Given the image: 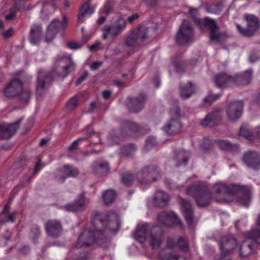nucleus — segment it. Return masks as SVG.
Returning a JSON list of instances; mask_svg holds the SVG:
<instances>
[{
	"label": "nucleus",
	"mask_w": 260,
	"mask_h": 260,
	"mask_svg": "<svg viewBox=\"0 0 260 260\" xmlns=\"http://www.w3.org/2000/svg\"><path fill=\"white\" fill-rule=\"evenodd\" d=\"M92 224L93 226H97L96 231H100V234L95 236V241L103 248H108L110 246V241L104 233H117L120 226L119 215L113 211H110L106 215L96 212L93 215Z\"/></svg>",
	"instance_id": "1"
},
{
	"label": "nucleus",
	"mask_w": 260,
	"mask_h": 260,
	"mask_svg": "<svg viewBox=\"0 0 260 260\" xmlns=\"http://www.w3.org/2000/svg\"><path fill=\"white\" fill-rule=\"evenodd\" d=\"M212 191L217 202H230L236 199L240 205L247 207L251 201V193L249 188L246 186L231 188L219 182L213 185Z\"/></svg>",
	"instance_id": "2"
},
{
	"label": "nucleus",
	"mask_w": 260,
	"mask_h": 260,
	"mask_svg": "<svg viewBox=\"0 0 260 260\" xmlns=\"http://www.w3.org/2000/svg\"><path fill=\"white\" fill-rule=\"evenodd\" d=\"M186 192L194 198L199 207L204 208L209 206L211 203L213 198L212 192L205 184H193L188 187Z\"/></svg>",
	"instance_id": "3"
},
{
	"label": "nucleus",
	"mask_w": 260,
	"mask_h": 260,
	"mask_svg": "<svg viewBox=\"0 0 260 260\" xmlns=\"http://www.w3.org/2000/svg\"><path fill=\"white\" fill-rule=\"evenodd\" d=\"M55 70L51 71H46L42 69L39 70L36 82V97L39 99L44 95L48 87L53 80Z\"/></svg>",
	"instance_id": "4"
},
{
	"label": "nucleus",
	"mask_w": 260,
	"mask_h": 260,
	"mask_svg": "<svg viewBox=\"0 0 260 260\" xmlns=\"http://www.w3.org/2000/svg\"><path fill=\"white\" fill-rule=\"evenodd\" d=\"M160 175L157 166L149 165L144 166L137 173L136 178L141 184H148L156 181Z\"/></svg>",
	"instance_id": "5"
},
{
	"label": "nucleus",
	"mask_w": 260,
	"mask_h": 260,
	"mask_svg": "<svg viewBox=\"0 0 260 260\" xmlns=\"http://www.w3.org/2000/svg\"><path fill=\"white\" fill-rule=\"evenodd\" d=\"M244 19L246 22V26L244 28L238 23H236V27L239 33L244 37H251L254 36L260 27V21L258 18L253 14H245Z\"/></svg>",
	"instance_id": "6"
},
{
	"label": "nucleus",
	"mask_w": 260,
	"mask_h": 260,
	"mask_svg": "<svg viewBox=\"0 0 260 260\" xmlns=\"http://www.w3.org/2000/svg\"><path fill=\"white\" fill-rule=\"evenodd\" d=\"M175 39L176 43L180 46L185 45L193 41V26L189 21L183 20Z\"/></svg>",
	"instance_id": "7"
},
{
	"label": "nucleus",
	"mask_w": 260,
	"mask_h": 260,
	"mask_svg": "<svg viewBox=\"0 0 260 260\" xmlns=\"http://www.w3.org/2000/svg\"><path fill=\"white\" fill-rule=\"evenodd\" d=\"M147 100V96L142 93L135 97H128L126 99V106L131 113H138L144 108Z\"/></svg>",
	"instance_id": "8"
},
{
	"label": "nucleus",
	"mask_w": 260,
	"mask_h": 260,
	"mask_svg": "<svg viewBox=\"0 0 260 260\" xmlns=\"http://www.w3.org/2000/svg\"><path fill=\"white\" fill-rule=\"evenodd\" d=\"M94 226V231L85 230L80 235L75 246L76 248L88 247L94 243L95 241V236L100 234V231H96L97 226Z\"/></svg>",
	"instance_id": "9"
},
{
	"label": "nucleus",
	"mask_w": 260,
	"mask_h": 260,
	"mask_svg": "<svg viewBox=\"0 0 260 260\" xmlns=\"http://www.w3.org/2000/svg\"><path fill=\"white\" fill-rule=\"evenodd\" d=\"M23 82L15 78L11 80L3 89V94L7 98L16 97L23 88Z\"/></svg>",
	"instance_id": "10"
},
{
	"label": "nucleus",
	"mask_w": 260,
	"mask_h": 260,
	"mask_svg": "<svg viewBox=\"0 0 260 260\" xmlns=\"http://www.w3.org/2000/svg\"><path fill=\"white\" fill-rule=\"evenodd\" d=\"M88 203L89 199L85 197L84 193H81L73 202L64 205L63 209L69 212H81L85 210Z\"/></svg>",
	"instance_id": "11"
},
{
	"label": "nucleus",
	"mask_w": 260,
	"mask_h": 260,
	"mask_svg": "<svg viewBox=\"0 0 260 260\" xmlns=\"http://www.w3.org/2000/svg\"><path fill=\"white\" fill-rule=\"evenodd\" d=\"M45 229L48 236L57 239L63 232V228L60 221L56 219L48 220L45 223Z\"/></svg>",
	"instance_id": "12"
},
{
	"label": "nucleus",
	"mask_w": 260,
	"mask_h": 260,
	"mask_svg": "<svg viewBox=\"0 0 260 260\" xmlns=\"http://www.w3.org/2000/svg\"><path fill=\"white\" fill-rule=\"evenodd\" d=\"M79 174L77 169L74 168L69 165H64L61 168L56 170L54 172L55 179L60 183H63L68 177H75Z\"/></svg>",
	"instance_id": "13"
},
{
	"label": "nucleus",
	"mask_w": 260,
	"mask_h": 260,
	"mask_svg": "<svg viewBox=\"0 0 260 260\" xmlns=\"http://www.w3.org/2000/svg\"><path fill=\"white\" fill-rule=\"evenodd\" d=\"M164 232L158 226H152L149 233V244L152 249L159 248L162 243Z\"/></svg>",
	"instance_id": "14"
},
{
	"label": "nucleus",
	"mask_w": 260,
	"mask_h": 260,
	"mask_svg": "<svg viewBox=\"0 0 260 260\" xmlns=\"http://www.w3.org/2000/svg\"><path fill=\"white\" fill-rule=\"evenodd\" d=\"M243 103L242 101L231 102L226 109V115L229 120L235 121L239 119L242 115Z\"/></svg>",
	"instance_id": "15"
},
{
	"label": "nucleus",
	"mask_w": 260,
	"mask_h": 260,
	"mask_svg": "<svg viewBox=\"0 0 260 260\" xmlns=\"http://www.w3.org/2000/svg\"><path fill=\"white\" fill-rule=\"evenodd\" d=\"M243 161L246 166L254 170L260 167V155L256 151L249 150L243 154Z\"/></svg>",
	"instance_id": "16"
},
{
	"label": "nucleus",
	"mask_w": 260,
	"mask_h": 260,
	"mask_svg": "<svg viewBox=\"0 0 260 260\" xmlns=\"http://www.w3.org/2000/svg\"><path fill=\"white\" fill-rule=\"evenodd\" d=\"M20 123V120L8 125L0 124V139L10 138L19 128Z\"/></svg>",
	"instance_id": "17"
},
{
	"label": "nucleus",
	"mask_w": 260,
	"mask_h": 260,
	"mask_svg": "<svg viewBox=\"0 0 260 260\" xmlns=\"http://www.w3.org/2000/svg\"><path fill=\"white\" fill-rule=\"evenodd\" d=\"M220 110L217 109L208 113L201 121V124L205 127H213L221 121Z\"/></svg>",
	"instance_id": "18"
},
{
	"label": "nucleus",
	"mask_w": 260,
	"mask_h": 260,
	"mask_svg": "<svg viewBox=\"0 0 260 260\" xmlns=\"http://www.w3.org/2000/svg\"><path fill=\"white\" fill-rule=\"evenodd\" d=\"M237 245L236 239L229 236H223L220 241V249L221 255L225 256L226 254L233 250Z\"/></svg>",
	"instance_id": "19"
},
{
	"label": "nucleus",
	"mask_w": 260,
	"mask_h": 260,
	"mask_svg": "<svg viewBox=\"0 0 260 260\" xmlns=\"http://www.w3.org/2000/svg\"><path fill=\"white\" fill-rule=\"evenodd\" d=\"M234 77L225 72L219 73L215 76L214 82L216 86L221 89L230 86L233 84Z\"/></svg>",
	"instance_id": "20"
},
{
	"label": "nucleus",
	"mask_w": 260,
	"mask_h": 260,
	"mask_svg": "<svg viewBox=\"0 0 260 260\" xmlns=\"http://www.w3.org/2000/svg\"><path fill=\"white\" fill-rule=\"evenodd\" d=\"M162 128L167 135L173 136L178 134L180 132L181 125L177 119L172 118Z\"/></svg>",
	"instance_id": "21"
},
{
	"label": "nucleus",
	"mask_w": 260,
	"mask_h": 260,
	"mask_svg": "<svg viewBox=\"0 0 260 260\" xmlns=\"http://www.w3.org/2000/svg\"><path fill=\"white\" fill-rule=\"evenodd\" d=\"M157 219L162 224L169 227L178 224L179 222V219L176 215L165 212H162L159 214Z\"/></svg>",
	"instance_id": "22"
},
{
	"label": "nucleus",
	"mask_w": 260,
	"mask_h": 260,
	"mask_svg": "<svg viewBox=\"0 0 260 260\" xmlns=\"http://www.w3.org/2000/svg\"><path fill=\"white\" fill-rule=\"evenodd\" d=\"M180 204L182 212L186 222L191 224L193 219V212L189 201L184 199H180Z\"/></svg>",
	"instance_id": "23"
},
{
	"label": "nucleus",
	"mask_w": 260,
	"mask_h": 260,
	"mask_svg": "<svg viewBox=\"0 0 260 260\" xmlns=\"http://www.w3.org/2000/svg\"><path fill=\"white\" fill-rule=\"evenodd\" d=\"M252 70L249 69L242 74L233 76L234 77L233 84L241 86L248 85L252 80Z\"/></svg>",
	"instance_id": "24"
},
{
	"label": "nucleus",
	"mask_w": 260,
	"mask_h": 260,
	"mask_svg": "<svg viewBox=\"0 0 260 260\" xmlns=\"http://www.w3.org/2000/svg\"><path fill=\"white\" fill-rule=\"evenodd\" d=\"M203 22L205 25L209 27L210 30V40L212 41H215L217 42H219V28L215 21L209 18H205L203 20Z\"/></svg>",
	"instance_id": "25"
},
{
	"label": "nucleus",
	"mask_w": 260,
	"mask_h": 260,
	"mask_svg": "<svg viewBox=\"0 0 260 260\" xmlns=\"http://www.w3.org/2000/svg\"><path fill=\"white\" fill-rule=\"evenodd\" d=\"M169 201V197L168 194L161 190L155 192L153 198L154 205L158 207L163 208L166 206Z\"/></svg>",
	"instance_id": "26"
},
{
	"label": "nucleus",
	"mask_w": 260,
	"mask_h": 260,
	"mask_svg": "<svg viewBox=\"0 0 260 260\" xmlns=\"http://www.w3.org/2000/svg\"><path fill=\"white\" fill-rule=\"evenodd\" d=\"M191 153L188 151L180 150L176 153L174 159L176 161V166L179 167L185 166L190 157Z\"/></svg>",
	"instance_id": "27"
},
{
	"label": "nucleus",
	"mask_w": 260,
	"mask_h": 260,
	"mask_svg": "<svg viewBox=\"0 0 260 260\" xmlns=\"http://www.w3.org/2000/svg\"><path fill=\"white\" fill-rule=\"evenodd\" d=\"M90 0L84 3L80 9L78 15V20L79 23L83 22L85 17L87 15H91L94 13V9L90 6Z\"/></svg>",
	"instance_id": "28"
},
{
	"label": "nucleus",
	"mask_w": 260,
	"mask_h": 260,
	"mask_svg": "<svg viewBox=\"0 0 260 260\" xmlns=\"http://www.w3.org/2000/svg\"><path fill=\"white\" fill-rule=\"evenodd\" d=\"M42 27L40 25H34L30 29L29 36V41L33 45L37 44L41 40Z\"/></svg>",
	"instance_id": "29"
},
{
	"label": "nucleus",
	"mask_w": 260,
	"mask_h": 260,
	"mask_svg": "<svg viewBox=\"0 0 260 260\" xmlns=\"http://www.w3.org/2000/svg\"><path fill=\"white\" fill-rule=\"evenodd\" d=\"M148 229L149 225L147 223L138 226L133 234L135 239L141 243L144 242L146 240V232Z\"/></svg>",
	"instance_id": "30"
},
{
	"label": "nucleus",
	"mask_w": 260,
	"mask_h": 260,
	"mask_svg": "<svg viewBox=\"0 0 260 260\" xmlns=\"http://www.w3.org/2000/svg\"><path fill=\"white\" fill-rule=\"evenodd\" d=\"M239 251L240 255L241 257H246L254 251V244L249 241L246 240L242 242Z\"/></svg>",
	"instance_id": "31"
},
{
	"label": "nucleus",
	"mask_w": 260,
	"mask_h": 260,
	"mask_svg": "<svg viewBox=\"0 0 260 260\" xmlns=\"http://www.w3.org/2000/svg\"><path fill=\"white\" fill-rule=\"evenodd\" d=\"M56 63L62 67L63 72L60 76L63 77H66L70 73L72 67L73 63L71 58L67 57H62L57 60Z\"/></svg>",
	"instance_id": "32"
},
{
	"label": "nucleus",
	"mask_w": 260,
	"mask_h": 260,
	"mask_svg": "<svg viewBox=\"0 0 260 260\" xmlns=\"http://www.w3.org/2000/svg\"><path fill=\"white\" fill-rule=\"evenodd\" d=\"M180 94L183 99H188L194 92V87L191 82H188L186 85H180Z\"/></svg>",
	"instance_id": "33"
},
{
	"label": "nucleus",
	"mask_w": 260,
	"mask_h": 260,
	"mask_svg": "<svg viewBox=\"0 0 260 260\" xmlns=\"http://www.w3.org/2000/svg\"><path fill=\"white\" fill-rule=\"evenodd\" d=\"M68 24V19L65 16H63L62 22L61 23L58 19H55L51 22L50 25L48 26V28L54 31L55 32H58L60 26L61 29L64 30L67 27Z\"/></svg>",
	"instance_id": "34"
},
{
	"label": "nucleus",
	"mask_w": 260,
	"mask_h": 260,
	"mask_svg": "<svg viewBox=\"0 0 260 260\" xmlns=\"http://www.w3.org/2000/svg\"><path fill=\"white\" fill-rule=\"evenodd\" d=\"M173 64L176 72L183 73L186 70L188 64L192 63L187 61L182 60L179 58H176L173 60Z\"/></svg>",
	"instance_id": "35"
},
{
	"label": "nucleus",
	"mask_w": 260,
	"mask_h": 260,
	"mask_svg": "<svg viewBox=\"0 0 260 260\" xmlns=\"http://www.w3.org/2000/svg\"><path fill=\"white\" fill-rule=\"evenodd\" d=\"M93 171L96 173L106 174L109 171V164L107 161L95 162L92 166Z\"/></svg>",
	"instance_id": "36"
},
{
	"label": "nucleus",
	"mask_w": 260,
	"mask_h": 260,
	"mask_svg": "<svg viewBox=\"0 0 260 260\" xmlns=\"http://www.w3.org/2000/svg\"><path fill=\"white\" fill-rule=\"evenodd\" d=\"M140 28H136L128 35L125 41V44L128 47L134 46L139 37Z\"/></svg>",
	"instance_id": "37"
},
{
	"label": "nucleus",
	"mask_w": 260,
	"mask_h": 260,
	"mask_svg": "<svg viewBox=\"0 0 260 260\" xmlns=\"http://www.w3.org/2000/svg\"><path fill=\"white\" fill-rule=\"evenodd\" d=\"M239 135L245 138L249 141L253 142L255 138V136L249 129V127L246 125H242L239 132Z\"/></svg>",
	"instance_id": "38"
},
{
	"label": "nucleus",
	"mask_w": 260,
	"mask_h": 260,
	"mask_svg": "<svg viewBox=\"0 0 260 260\" xmlns=\"http://www.w3.org/2000/svg\"><path fill=\"white\" fill-rule=\"evenodd\" d=\"M122 127L124 129H128L131 135L139 132L140 129V125L133 121H125L122 123Z\"/></svg>",
	"instance_id": "39"
},
{
	"label": "nucleus",
	"mask_w": 260,
	"mask_h": 260,
	"mask_svg": "<svg viewBox=\"0 0 260 260\" xmlns=\"http://www.w3.org/2000/svg\"><path fill=\"white\" fill-rule=\"evenodd\" d=\"M217 144L218 146L223 150L232 151L238 148L237 145L233 144L226 140H218Z\"/></svg>",
	"instance_id": "40"
},
{
	"label": "nucleus",
	"mask_w": 260,
	"mask_h": 260,
	"mask_svg": "<svg viewBox=\"0 0 260 260\" xmlns=\"http://www.w3.org/2000/svg\"><path fill=\"white\" fill-rule=\"evenodd\" d=\"M246 240H251L254 243L260 245V230H253L245 234Z\"/></svg>",
	"instance_id": "41"
},
{
	"label": "nucleus",
	"mask_w": 260,
	"mask_h": 260,
	"mask_svg": "<svg viewBox=\"0 0 260 260\" xmlns=\"http://www.w3.org/2000/svg\"><path fill=\"white\" fill-rule=\"evenodd\" d=\"M116 193L112 189L107 190L103 194V199L105 205H109L115 199Z\"/></svg>",
	"instance_id": "42"
},
{
	"label": "nucleus",
	"mask_w": 260,
	"mask_h": 260,
	"mask_svg": "<svg viewBox=\"0 0 260 260\" xmlns=\"http://www.w3.org/2000/svg\"><path fill=\"white\" fill-rule=\"evenodd\" d=\"M136 147L132 144L123 146L120 149V155L122 156L129 157L136 151Z\"/></svg>",
	"instance_id": "43"
},
{
	"label": "nucleus",
	"mask_w": 260,
	"mask_h": 260,
	"mask_svg": "<svg viewBox=\"0 0 260 260\" xmlns=\"http://www.w3.org/2000/svg\"><path fill=\"white\" fill-rule=\"evenodd\" d=\"M31 96V92L29 90H23V89L16 96L21 103L25 104H27L29 102Z\"/></svg>",
	"instance_id": "44"
},
{
	"label": "nucleus",
	"mask_w": 260,
	"mask_h": 260,
	"mask_svg": "<svg viewBox=\"0 0 260 260\" xmlns=\"http://www.w3.org/2000/svg\"><path fill=\"white\" fill-rule=\"evenodd\" d=\"M23 10H24V5L22 6H13L10 9V13L6 15V20L8 21L13 20L16 16L17 11H22Z\"/></svg>",
	"instance_id": "45"
},
{
	"label": "nucleus",
	"mask_w": 260,
	"mask_h": 260,
	"mask_svg": "<svg viewBox=\"0 0 260 260\" xmlns=\"http://www.w3.org/2000/svg\"><path fill=\"white\" fill-rule=\"evenodd\" d=\"M134 180V176L132 173L125 172L121 174V182L125 186L131 185Z\"/></svg>",
	"instance_id": "46"
},
{
	"label": "nucleus",
	"mask_w": 260,
	"mask_h": 260,
	"mask_svg": "<svg viewBox=\"0 0 260 260\" xmlns=\"http://www.w3.org/2000/svg\"><path fill=\"white\" fill-rule=\"evenodd\" d=\"M223 7L222 4H212L208 7L207 11L210 13L217 14L221 12Z\"/></svg>",
	"instance_id": "47"
},
{
	"label": "nucleus",
	"mask_w": 260,
	"mask_h": 260,
	"mask_svg": "<svg viewBox=\"0 0 260 260\" xmlns=\"http://www.w3.org/2000/svg\"><path fill=\"white\" fill-rule=\"evenodd\" d=\"M221 94H209L204 99V105L205 106H210L211 104L216 100L218 99Z\"/></svg>",
	"instance_id": "48"
},
{
	"label": "nucleus",
	"mask_w": 260,
	"mask_h": 260,
	"mask_svg": "<svg viewBox=\"0 0 260 260\" xmlns=\"http://www.w3.org/2000/svg\"><path fill=\"white\" fill-rule=\"evenodd\" d=\"M78 103V98L77 96H73L67 103V108L69 111H72L77 107Z\"/></svg>",
	"instance_id": "49"
},
{
	"label": "nucleus",
	"mask_w": 260,
	"mask_h": 260,
	"mask_svg": "<svg viewBox=\"0 0 260 260\" xmlns=\"http://www.w3.org/2000/svg\"><path fill=\"white\" fill-rule=\"evenodd\" d=\"M105 30L109 31L110 35L113 37H116L121 33L115 25L105 26Z\"/></svg>",
	"instance_id": "50"
},
{
	"label": "nucleus",
	"mask_w": 260,
	"mask_h": 260,
	"mask_svg": "<svg viewBox=\"0 0 260 260\" xmlns=\"http://www.w3.org/2000/svg\"><path fill=\"white\" fill-rule=\"evenodd\" d=\"M177 246L182 250L186 252L188 250V245L186 240L183 238H180L177 242Z\"/></svg>",
	"instance_id": "51"
},
{
	"label": "nucleus",
	"mask_w": 260,
	"mask_h": 260,
	"mask_svg": "<svg viewBox=\"0 0 260 260\" xmlns=\"http://www.w3.org/2000/svg\"><path fill=\"white\" fill-rule=\"evenodd\" d=\"M41 235V231L39 226L38 225H34L31 229L30 236L34 240H37L39 238Z\"/></svg>",
	"instance_id": "52"
},
{
	"label": "nucleus",
	"mask_w": 260,
	"mask_h": 260,
	"mask_svg": "<svg viewBox=\"0 0 260 260\" xmlns=\"http://www.w3.org/2000/svg\"><path fill=\"white\" fill-rule=\"evenodd\" d=\"M140 28L139 36L142 41H144L148 37L149 28L148 27H138Z\"/></svg>",
	"instance_id": "53"
},
{
	"label": "nucleus",
	"mask_w": 260,
	"mask_h": 260,
	"mask_svg": "<svg viewBox=\"0 0 260 260\" xmlns=\"http://www.w3.org/2000/svg\"><path fill=\"white\" fill-rule=\"evenodd\" d=\"M115 25L121 32L125 28V20L122 18H119L115 22Z\"/></svg>",
	"instance_id": "54"
},
{
	"label": "nucleus",
	"mask_w": 260,
	"mask_h": 260,
	"mask_svg": "<svg viewBox=\"0 0 260 260\" xmlns=\"http://www.w3.org/2000/svg\"><path fill=\"white\" fill-rule=\"evenodd\" d=\"M259 59L258 52L255 50H252L250 52L249 57V61L251 63H254Z\"/></svg>",
	"instance_id": "55"
},
{
	"label": "nucleus",
	"mask_w": 260,
	"mask_h": 260,
	"mask_svg": "<svg viewBox=\"0 0 260 260\" xmlns=\"http://www.w3.org/2000/svg\"><path fill=\"white\" fill-rule=\"evenodd\" d=\"M57 32L49 29L48 27V29L46 35L45 41L47 42H51L55 37Z\"/></svg>",
	"instance_id": "56"
},
{
	"label": "nucleus",
	"mask_w": 260,
	"mask_h": 260,
	"mask_svg": "<svg viewBox=\"0 0 260 260\" xmlns=\"http://www.w3.org/2000/svg\"><path fill=\"white\" fill-rule=\"evenodd\" d=\"M15 218V213H12L7 216L4 219L0 218V224H2L8 221L14 222Z\"/></svg>",
	"instance_id": "57"
},
{
	"label": "nucleus",
	"mask_w": 260,
	"mask_h": 260,
	"mask_svg": "<svg viewBox=\"0 0 260 260\" xmlns=\"http://www.w3.org/2000/svg\"><path fill=\"white\" fill-rule=\"evenodd\" d=\"M163 258L166 260H184L183 258H181L179 255L172 253H168Z\"/></svg>",
	"instance_id": "58"
},
{
	"label": "nucleus",
	"mask_w": 260,
	"mask_h": 260,
	"mask_svg": "<svg viewBox=\"0 0 260 260\" xmlns=\"http://www.w3.org/2000/svg\"><path fill=\"white\" fill-rule=\"evenodd\" d=\"M86 140V138H80L75 140L69 146V150L72 151L75 150L78 147V142L79 141H82Z\"/></svg>",
	"instance_id": "59"
},
{
	"label": "nucleus",
	"mask_w": 260,
	"mask_h": 260,
	"mask_svg": "<svg viewBox=\"0 0 260 260\" xmlns=\"http://www.w3.org/2000/svg\"><path fill=\"white\" fill-rule=\"evenodd\" d=\"M89 73L87 71H84L82 75L76 81V85H80L83 81H84L88 76Z\"/></svg>",
	"instance_id": "60"
},
{
	"label": "nucleus",
	"mask_w": 260,
	"mask_h": 260,
	"mask_svg": "<svg viewBox=\"0 0 260 260\" xmlns=\"http://www.w3.org/2000/svg\"><path fill=\"white\" fill-rule=\"evenodd\" d=\"M172 115L175 116L177 118H179L180 116V109L178 106L177 104L172 109L171 111Z\"/></svg>",
	"instance_id": "61"
},
{
	"label": "nucleus",
	"mask_w": 260,
	"mask_h": 260,
	"mask_svg": "<svg viewBox=\"0 0 260 260\" xmlns=\"http://www.w3.org/2000/svg\"><path fill=\"white\" fill-rule=\"evenodd\" d=\"M103 11L107 15H109L113 11V6L110 3H107Z\"/></svg>",
	"instance_id": "62"
},
{
	"label": "nucleus",
	"mask_w": 260,
	"mask_h": 260,
	"mask_svg": "<svg viewBox=\"0 0 260 260\" xmlns=\"http://www.w3.org/2000/svg\"><path fill=\"white\" fill-rule=\"evenodd\" d=\"M202 146L205 149H210L212 147L210 140L208 138H205L202 144Z\"/></svg>",
	"instance_id": "63"
},
{
	"label": "nucleus",
	"mask_w": 260,
	"mask_h": 260,
	"mask_svg": "<svg viewBox=\"0 0 260 260\" xmlns=\"http://www.w3.org/2000/svg\"><path fill=\"white\" fill-rule=\"evenodd\" d=\"M14 30L13 28L11 27L9 28L7 31H4L3 33V36L5 38H9L11 37L14 33Z\"/></svg>",
	"instance_id": "64"
}]
</instances>
